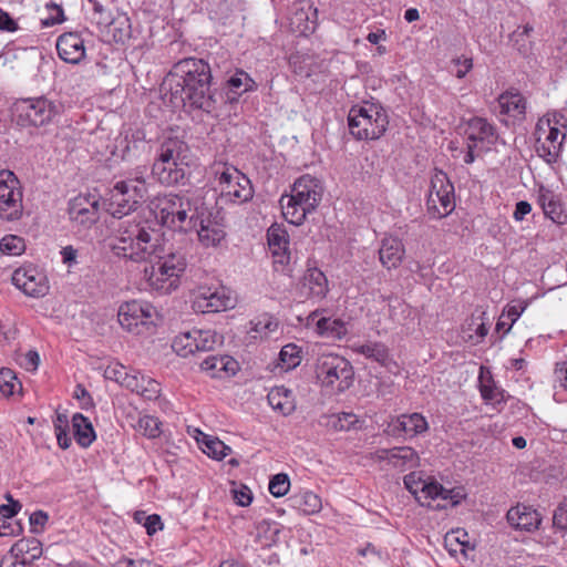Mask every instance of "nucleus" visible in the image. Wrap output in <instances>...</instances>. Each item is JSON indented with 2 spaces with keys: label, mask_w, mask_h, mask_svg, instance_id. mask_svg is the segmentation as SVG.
Masks as SVG:
<instances>
[{
  "label": "nucleus",
  "mask_w": 567,
  "mask_h": 567,
  "mask_svg": "<svg viewBox=\"0 0 567 567\" xmlns=\"http://www.w3.org/2000/svg\"><path fill=\"white\" fill-rule=\"evenodd\" d=\"M221 196L233 203H246L252 198L254 189L250 179L235 167L224 166L216 171Z\"/></svg>",
  "instance_id": "nucleus-12"
},
{
  "label": "nucleus",
  "mask_w": 567,
  "mask_h": 567,
  "mask_svg": "<svg viewBox=\"0 0 567 567\" xmlns=\"http://www.w3.org/2000/svg\"><path fill=\"white\" fill-rule=\"evenodd\" d=\"M194 336L196 337L195 354L212 351L221 343V338L213 330H194Z\"/></svg>",
  "instance_id": "nucleus-40"
},
{
  "label": "nucleus",
  "mask_w": 567,
  "mask_h": 567,
  "mask_svg": "<svg viewBox=\"0 0 567 567\" xmlns=\"http://www.w3.org/2000/svg\"><path fill=\"white\" fill-rule=\"evenodd\" d=\"M195 303L203 312H219L230 307L231 299L218 289L202 288Z\"/></svg>",
  "instance_id": "nucleus-25"
},
{
  "label": "nucleus",
  "mask_w": 567,
  "mask_h": 567,
  "mask_svg": "<svg viewBox=\"0 0 567 567\" xmlns=\"http://www.w3.org/2000/svg\"><path fill=\"white\" fill-rule=\"evenodd\" d=\"M234 499L239 506H248L251 501V492L247 486H241L239 489H234Z\"/></svg>",
  "instance_id": "nucleus-64"
},
{
  "label": "nucleus",
  "mask_w": 567,
  "mask_h": 567,
  "mask_svg": "<svg viewBox=\"0 0 567 567\" xmlns=\"http://www.w3.org/2000/svg\"><path fill=\"white\" fill-rule=\"evenodd\" d=\"M17 388H21L14 372L11 369L2 368L0 370V391L3 395H12Z\"/></svg>",
  "instance_id": "nucleus-49"
},
{
  "label": "nucleus",
  "mask_w": 567,
  "mask_h": 567,
  "mask_svg": "<svg viewBox=\"0 0 567 567\" xmlns=\"http://www.w3.org/2000/svg\"><path fill=\"white\" fill-rule=\"evenodd\" d=\"M404 255V247L402 241L395 237H385L382 239L379 249V258L381 264L388 269L396 268Z\"/></svg>",
  "instance_id": "nucleus-30"
},
{
  "label": "nucleus",
  "mask_w": 567,
  "mask_h": 567,
  "mask_svg": "<svg viewBox=\"0 0 567 567\" xmlns=\"http://www.w3.org/2000/svg\"><path fill=\"white\" fill-rule=\"evenodd\" d=\"M72 429L76 443L82 447H89L95 440L93 425L82 413L72 416Z\"/></svg>",
  "instance_id": "nucleus-33"
},
{
  "label": "nucleus",
  "mask_w": 567,
  "mask_h": 567,
  "mask_svg": "<svg viewBox=\"0 0 567 567\" xmlns=\"http://www.w3.org/2000/svg\"><path fill=\"white\" fill-rule=\"evenodd\" d=\"M329 291L328 279L323 271L317 267L315 260L309 259L301 280V292L307 298L322 300Z\"/></svg>",
  "instance_id": "nucleus-19"
},
{
  "label": "nucleus",
  "mask_w": 567,
  "mask_h": 567,
  "mask_svg": "<svg viewBox=\"0 0 567 567\" xmlns=\"http://www.w3.org/2000/svg\"><path fill=\"white\" fill-rule=\"evenodd\" d=\"M59 56L66 63L78 64L85 56L84 42L75 32L63 33L56 41Z\"/></svg>",
  "instance_id": "nucleus-23"
},
{
  "label": "nucleus",
  "mask_w": 567,
  "mask_h": 567,
  "mask_svg": "<svg viewBox=\"0 0 567 567\" xmlns=\"http://www.w3.org/2000/svg\"><path fill=\"white\" fill-rule=\"evenodd\" d=\"M357 352H361L368 358H373L378 362H383L386 357L388 352L384 346L382 344H370V346H363L360 349L357 348Z\"/></svg>",
  "instance_id": "nucleus-57"
},
{
  "label": "nucleus",
  "mask_w": 567,
  "mask_h": 567,
  "mask_svg": "<svg viewBox=\"0 0 567 567\" xmlns=\"http://www.w3.org/2000/svg\"><path fill=\"white\" fill-rule=\"evenodd\" d=\"M10 553L16 557L17 563L30 565L42 555V544L38 538H22L14 543Z\"/></svg>",
  "instance_id": "nucleus-27"
},
{
  "label": "nucleus",
  "mask_w": 567,
  "mask_h": 567,
  "mask_svg": "<svg viewBox=\"0 0 567 567\" xmlns=\"http://www.w3.org/2000/svg\"><path fill=\"white\" fill-rule=\"evenodd\" d=\"M534 25L529 22L518 25L508 37L512 48L523 58H528L534 50Z\"/></svg>",
  "instance_id": "nucleus-29"
},
{
  "label": "nucleus",
  "mask_w": 567,
  "mask_h": 567,
  "mask_svg": "<svg viewBox=\"0 0 567 567\" xmlns=\"http://www.w3.org/2000/svg\"><path fill=\"white\" fill-rule=\"evenodd\" d=\"M388 123L381 105L364 102L357 109V140H378L385 132Z\"/></svg>",
  "instance_id": "nucleus-11"
},
{
  "label": "nucleus",
  "mask_w": 567,
  "mask_h": 567,
  "mask_svg": "<svg viewBox=\"0 0 567 567\" xmlns=\"http://www.w3.org/2000/svg\"><path fill=\"white\" fill-rule=\"evenodd\" d=\"M141 204L131 198V195L124 193V189H117V184L110 192V199L106 210L115 218L122 219L130 213L135 212Z\"/></svg>",
  "instance_id": "nucleus-26"
},
{
  "label": "nucleus",
  "mask_w": 567,
  "mask_h": 567,
  "mask_svg": "<svg viewBox=\"0 0 567 567\" xmlns=\"http://www.w3.org/2000/svg\"><path fill=\"white\" fill-rule=\"evenodd\" d=\"M226 89L227 101L235 103L244 93L255 91L257 83L244 70H236L226 81Z\"/></svg>",
  "instance_id": "nucleus-28"
},
{
  "label": "nucleus",
  "mask_w": 567,
  "mask_h": 567,
  "mask_svg": "<svg viewBox=\"0 0 567 567\" xmlns=\"http://www.w3.org/2000/svg\"><path fill=\"white\" fill-rule=\"evenodd\" d=\"M467 143H475L476 147L494 145L497 140L495 127L486 118L475 116L467 122L465 128Z\"/></svg>",
  "instance_id": "nucleus-22"
},
{
  "label": "nucleus",
  "mask_w": 567,
  "mask_h": 567,
  "mask_svg": "<svg viewBox=\"0 0 567 567\" xmlns=\"http://www.w3.org/2000/svg\"><path fill=\"white\" fill-rule=\"evenodd\" d=\"M317 375L326 385H334L338 382L337 390L343 392L352 385L354 372L351 363L344 358L326 354L318 360Z\"/></svg>",
  "instance_id": "nucleus-10"
},
{
  "label": "nucleus",
  "mask_w": 567,
  "mask_h": 567,
  "mask_svg": "<svg viewBox=\"0 0 567 567\" xmlns=\"http://www.w3.org/2000/svg\"><path fill=\"white\" fill-rule=\"evenodd\" d=\"M554 526L567 530V503H560L554 512Z\"/></svg>",
  "instance_id": "nucleus-61"
},
{
  "label": "nucleus",
  "mask_w": 567,
  "mask_h": 567,
  "mask_svg": "<svg viewBox=\"0 0 567 567\" xmlns=\"http://www.w3.org/2000/svg\"><path fill=\"white\" fill-rule=\"evenodd\" d=\"M290 195L303 204L306 209L316 210L322 199L323 186L318 178L306 174L295 182Z\"/></svg>",
  "instance_id": "nucleus-17"
},
{
  "label": "nucleus",
  "mask_w": 567,
  "mask_h": 567,
  "mask_svg": "<svg viewBox=\"0 0 567 567\" xmlns=\"http://www.w3.org/2000/svg\"><path fill=\"white\" fill-rule=\"evenodd\" d=\"M561 143L558 144H547L540 143L537 145L536 151L537 154L545 159L546 163L553 164L556 163L559 156Z\"/></svg>",
  "instance_id": "nucleus-54"
},
{
  "label": "nucleus",
  "mask_w": 567,
  "mask_h": 567,
  "mask_svg": "<svg viewBox=\"0 0 567 567\" xmlns=\"http://www.w3.org/2000/svg\"><path fill=\"white\" fill-rule=\"evenodd\" d=\"M148 261L151 265L144 268V278L153 290L166 295L178 288L187 267L183 251L165 248V252L154 254Z\"/></svg>",
  "instance_id": "nucleus-5"
},
{
  "label": "nucleus",
  "mask_w": 567,
  "mask_h": 567,
  "mask_svg": "<svg viewBox=\"0 0 567 567\" xmlns=\"http://www.w3.org/2000/svg\"><path fill=\"white\" fill-rule=\"evenodd\" d=\"M444 492V487L437 482H425L420 488L416 501L422 506H430V501L439 498Z\"/></svg>",
  "instance_id": "nucleus-46"
},
{
  "label": "nucleus",
  "mask_w": 567,
  "mask_h": 567,
  "mask_svg": "<svg viewBox=\"0 0 567 567\" xmlns=\"http://www.w3.org/2000/svg\"><path fill=\"white\" fill-rule=\"evenodd\" d=\"M507 522L512 527L519 530L533 532L536 530L542 522V518L536 509L530 506L518 504L507 512Z\"/></svg>",
  "instance_id": "nucleus-24"
},
{
  "label": "nucleus",
  "mask_w": 567,
  "mask_h": 567,
  "mask_svg": "<svg viewBox=\"0 0 567 567\" xmlns=\"http://www.w3.org/2000/svg\"><path fill=\"white\" fill-rule=\"evenodd\" d=\"M203 452L216 460H223L230 452V447L217 437L206 436Z\"/></svg>",
  "instance_id": "nucleus-47"
},
{
  "label": "nucleus",
  "mask_w": 567,
  "mask_h": 567,
  "mask_svg": "<svg viewBox=\"0 0 567 567\" xmlns=\"http://www.w3.org/2000/svg\"><path fill=\"white\" fill-rule=\"evenodd\" d=\"M316 327L321 336L328 338L341 339L347 333L344 323L338 319L320 318Z\"/></svg>",
  "instance_id": "nucleus-41"
},
{
  "label": "nucleus",
  "mask_w": 567,
  "mask_h": 567,
  "mask_svg": "<svg viewBox=\"0 0 567 567\" xmlns=\"http://www.w3.org/2000/svg\"><path fill=\"white\" fill-rule=\"evenodd\" d=\"M451 64L453 65L452 73L458 78L463 79L473 68L472 58L457 56L452 59Z\"/></svg>",
  "instance_id": "nucleus-55"
},
{
  "label": "nucleus",
  "mask_w": 567,
  "mask_h": 567,
  "mask_svg": "<svg viewBox=\"0 0 567 567\" xmlns=\"http://www.w3.org/2000/svg\"><path fill=\"white\" fill-rule=\"evenodd\" d=\"M11 281L25 296L32 298H42L50 289L45 274L32 265L16 269Z\"/></svg>",
  "instance_id": "nucleus-14"
},
{
  "label": "nucleus",
  "mask_w": 567,
  "mask_h": 567,
  "mask_svg": "<svg viewBox=\"0 0 567 567\" xmlns=\"http://www.w3.org/2000/svg\"><path fill=\"white\" fill-rule=\"evenodd\" d=\"M116 184L117 189H124V193L131 195V198H134L142 204L147 193L146 183L143 176L120 181Z\"/></svg>",
  "instance_id": "nucleus-39"
},
{
  "label": "nucleus",
  "mask_w": 567,
  "mask_h": 567,
  "mask_svg": "<svg viewBox=\"0 0 567 567\" xmlns=\"http://www.w3.org/2000/svg\"><path fill=\"white\" fill-rule=\"evenodd\" d=\"M210 66L203 59L186 58L176 62L165 80L171 102L210 113L216 105Z\"/></svg>",
  "instance_id": "nucleus-1"
},
{
  "label": "nucleus",
  "mask_w": 567,
  "mask_h": 567,
  "mask_svg": "<svg viewBox=\"0 0 567 567\" xmlns=\"http://www.w3.org/2000/svg\"><path fill=\"white\" fill-rule=\"evenodd\" d=\"M282 216L292 225L299 226L306 220V216L312 213V209H306L303 204L299 203L291 195H282L280 198Z\"/></svg>",
  "instance_id": "nucleus-31"
},
{
  "label": "nucleus",
  "mask_w": 567,
  "mask_h": 567,
  "mask_svg": "<svg viewBox=\"0 0 567 567\" xmlns=\"http://www.w3.org/2000/svg\"><path fill=\"white\" fill-rule=\"evenodd\" d=\"M195 341L196 337L194 336V330L188 331L175 337L172 348L179 357L186 358L190 354H195Z\"/></svg>",
  "instance_id": "nucleus-42"
},
{
  "label": "nucleus",
  "mask_w": 567,
  "mask_h": 567,
  "mask_svg": "<svg viewBox=\"0 0 567 567\" xmlns=\"http://www.w3.org/2000/svg\"><path fill=\"white\" fill-rule=\"evenodd\" d=\"M426 205L429 214L433 218H443L455 208L454 185L443 171L435 169L431 178V188Z\"/></svg>",
  "instance_id": "nucleus-9"
},
{
  "label": "nucleus",
  "mask_w": 567,
  "mask_h": 567,
  "mask_svg": "<svg viewBox=\"0 0 567 567\" xmlns=\"http://www.w3.org/2000/svg\"><path fill=\"white\" fill-rule=\"evenodd\" d=\"M138 429L147 437H156L161 433L158 420L150 415L138 420Z\"/></svg>",
  "instance_id": "nucleus-53"
},
{
  "label": "nucleus",
  "mask_w": 567,
  "mask_h": 567,
  "mask_svg": "<svg viewBox=\"0 0 567 567\" xmlns=\"http://www.w3.org/2000/svg\"><path fill=\"white\" fill-rule=\"evenodd\" d=\"M159 392L161 385L156 380L144 374L138 377V390H136L135 393L140 394L146 400H155L158 398Z\"/></svg>",
  "instance_id": "nucleus-44"
},
{
  "label": "nucleus",
  "mask_w": 567,
  "mask_h": 567,
  "mask_svg": "<svg viewBox=\"0 0 567 567\" xmlns=\"http://www.w3.org/2000/svg\"><path fill=\"white\" fill-rule=\"evenodd\" d=\"M190 150L186 142L176 137H165L152 166V175L164 186L185 184Z\"/></svg>",
  "instance_id": "nucleus-3"
},
{
  "label": "nucleus",
  "mask_w": 567,
  "mask_h": 567,
  "mask_svg": "<svg viewBox=\"0 0 567 567\" xmlns=\"http://www.w3.org/2000/svg\"><path fill=\"white\" fill-rule=\"evenodd\" d=\"M145 145L143 136H141L140 132H136L131 136L125 135V137L120 141L118 145H116V150L120 151L122 159L130 161L132 157L136 156L140 150H143Z\"/></svg>",
  "instance_id": "nucleus-37"
},
{
  "label": "nucleus",
  "mask_w": 567,
  "mask_h": 567,
  "mask_svg": "<svg viewBox=\"0 0 567 567\" xmlns=\"http://www.w3.org/2000/svg\"><path fill=\"white\" fill-rule=\"evenodd\" d=\"M48 520H49L48 513H45L43 511L33 512L29 518V522L31 525V532L34 534L42 533Z\"/></svg>",
  "instance_id": "nucleus-59"
},
{
  "label": "nucleus",
  "mask_w": 567,
  "mask_h": 567,
  "mask_svg": "<svg viewBox=\"0 0 567 567\" xmlns=\"http://www.w3.org/2000/svg\"><path fill=\"white\" fill-rule=\"evenodd\" d=\"M194 229L197 231L199 243L205 247H216L226 237L224 226L216 218H213L210 213L205 215L204 207L198 213L196 228Z\"/></svg>",
  "instance_id": "nucleus-20"
},
{
  "label": "nucleus",
  "mask_w": 567,
  "mask_h": 567,
  "mask_svg": "<svg viewBox=\"0 0 567 567\" xmlns=\"http://www.w3.org/2000/svg\"><path fill=\"white\" fill-rule=\"evenodd\" d=\"M383 433L394 439H403L399 416H392L383 427Z\"/></svg>",
  "instance_id": "nucleus-62"
},
{
  "label": "nucleus",
  "mask_w": 567,
  "mask_h": 567,
  "mask_svg": "<svg viewBox=\"0 0 567 567\" xmlns=\"http://www.w3.org/2000/svg\"><path fill=\"white\" fill-rule=\"evenodd\" d=\"M296 504L299 509L306 514H313L321 508L320 497L312 492H305L296 498Z\"/></svg>",
  "instance_id": "nucleus-48"
},
{
  "label": "nucleus",
  "mask_w": 567,
  "mask_h": 567,
  "mask_svg": "<svg viewBox=\"0 0 567 567\" xmlns=\"http://www.w3.org/2000/svg\"><path fill=\"white\" fill-rule=\"evenodd\" d=\"M0 250L9 255H20L24 250V240L16 235L4 236L0 240Z\"/></svg>",
  "instance_id": "nucleus-51"
},
{
  "label": "nucleus",
  "mask_w": 567,
  "mask_h": 567,
  "mask_svg": "<svg viewBox=\"0 0 567 567\" xmlns=\"http://www.w3.org/2000/svg\"><path fill=\"white\" fill-rule=\"evenodd\" d=\"M401 431L403 439H413L429 430V424L421 413L401 414Z\"/></svg>",
  "instance_id": "nucleus-36"
},
{
  "label": "nucleus",
  "mask_w": 567,
  "mask_h": 567,
  "mask_svg": "<svg viewBox=\"0 0 567 567\" xmlns=\"http://www.w3.org/2000/svg\"><path fill=\"white\" fill-rule=\"evenodd\" d=\"M300 350L295 343L284 346L279 352V360L285 370H291L300 363Z\"/></svg>",
  "instance_id": "nucleus-45"
},
{
  "label": "nucleus",
  "mask_w": 567,
  "mask_h": 567,
  "mask_svg": "<svg viewBox=\"0 0 567 567\" xmlns=\"http://www.w3.org/2000/svg\"><path fill=\"white\" fill-rule=\"evenodd\" d=\"M112 252L135 262L151 260L154 254L165 252L162 234L146 219L122 220L110 245Z\"/></svg>",
  "instance_id": "nucleus-2"
},
{
  "label": "nucleus",
  "mask_w": 567,
  "mask_h": 567,
  "mask_svg": "<svg viewBox=\"0 0 567 567\" xmlns=\"http://www.w3.org/2000/svg\"><path fill=\"white\" fill-rule=\"evenodd\" d=\"M403 482H404L405 488L411 494H413L415 498L417 497V495L420 493V488H421L422 484L425 483V481H423L421 478V476L415 472H411L410 474L405 475Z\"/></svg>",
  "instance_id": "nucleus-60"
},
{
  "label": "nucleus",
  "mask_w": 567,
  "mask_h": 567,
  "mask_svg": "<svg viewBox=\"0 0 567 567\" xmlns=\"http://www.w3.org/2000/svg\"><path fill=\"white\" fill-rule=\"evenodd\" d=\"M251 324L252 330L259 334H267L268 332H272L278 327V322L266 315L251 321Z\"/></svg>",
  "instance_id": "nucleus-56"
},
{
  "label": "nucleus",
  "mask_w": 567,
  "mask_h": 567,
  "mask_svg": "<svg viewBox=\"0 0 567 567\" xmlns=\"http://www.w3.org/2000/svg\"><path fill=\"white\" fill-rule=\"evenodd\" d=\"M290 487V480L287 474L279 473L271 477L269 482V492L275 497L285 496Z\"/></svg>",
  "instance_id": "nucleus-50"
},
{
  "label": "nucleus",
  "mask_w": 567,
  "mask_h": 567,
  "mask_svg": "<svg viewBox=\"0 0 567 567\" xmlns=\"http://www.w3.org/2000/svg\"><path fill=\"white\" fill-rule=\"evenodd\" d=\"M467 533L465 530H452L444 537V546L451 556H456L458 553L466 555V550L470 548Z\"/></svg>",
  "instance_id": "nucleus-38"
},
{
  "label": "nucleus",
  "mask_w": 567,
  "mask_h": 567,
  "mask_svg": "<svg viewBox=\"0 0 567 567\" xmlns=\"http://www.w3.org/2000/svg\"><path fill=\"white\" fill-rule=\"evenodd\" d=\"M318 25V11L311 3L301 1L291 7L289 27L293 33L307 37L313 33Z\"/></svg>",
  "instance_id": "nucleus-16"
},
{
  "label": "nucleus",
  "mask_w": 567,
  "mask_h": 567,
  "mask_svg": "<svg viewBox=\"0 0 567 567\" xmlns=\"http://www.w3.org/2000/svg\"><path fill=\"white\" fill-rule=\"evenodd\" d=\"M23 190L13 172L0 171V219L19 220L23 215Z\"/></svg>",
  "instance_id": "nucleus-8"
},
{
  "label": "nucleus",
  "mask_w": 567,
  "mask_h": 567,
  "mask_svg": "<svg viewBox=\"0 0 567 567\" xmlns=\"http://www.w3.org/2000/svg\"><path fill=\"white\" fill-rule=\"evenodd\" d=\"M200 370L212 378H230L239 369L238 362L230 355L210 354L199 363Z\"/></svg>",
  "instance_id": "nucleus-21"
},
{
  "label": "nucleus",
  "mask_w": 567,
  "mask_h": 567,
  "mask_svg": "<svg viewBox=\"0 0 567 567\" xmlns=\"http://www.w3.org/2000/svg\"><path fill=\"white\" fill-rule=\"evenodd\" d=\"M18 29V22L7 11L0 9V30L16 32Z\"/></svg>",
  "instance_id": "nucleus-63"
},
{
  "label": "nucleus",
  "mask_w": 567,
  "mask_h": 567,
  "mask_svg": "<svg viewBox=\"0 0 567 567\" xmlns=\"http://www.w3.org/2000/svg\"><path fill=\"white\" fill-rule=\"evenodd\" d=\"M100 199L91 194H80L70 199L68 216L73 228L87 230L100 219Z\"/></svg>",
  "instance_id": "nucleus-13"
},
{
  "label": "nucleus",
  "mask_w": 567,
  "mask_h": 567,
  "mask_svg": "<svg viewBox=\"0 0 567 567\" xmlns=\"http://www.w3.org/2000/svg\"><path fill=\"white\" fill-rule=\"evenodd\" d=\"M89 1L92 2V4H93L94 14H97L96 23L99 25L111 27L116 23L127 24L128 18L126 16H120L116 19H113L111 17V13L107 12L106 9L99 1H95V0H89Z\"/></svg>",
  "instance_id": "nucleus-43"
},
{
  "label": "nucleus",
  "mask_w": 567,
  "mask_h": 567,
  "mask_svg": "<svg viewBox=\"0 0 567 567\" xmlns=\"http://www.w3.org/2000/svg\"><path fill=\"white\" fill-rule=\"evenodd\" d=\"M12 117L21 127H43L63 112V104L47 96L19 99L12 105Z\"/></svg>",
  "instance_id": "nucleus-6"
},
{
  "label": "nucleus",
  "mask_w": 567,
  "mask_h": 567,
  "mask_svg": "<svg viewBox=\"0 0 567 567\" xmlns=\"http://www.w3.org/2000/svg\"><path fill=\"white\" fill-rule=\"evenodd\" d=\"M378 462H385L386 465L400 471H410L420 465V456L411 446H395L392 449H381L374 454Z\"/></svg>",
  "instance_id": "nucleus-15"
},
{
  "label": "nucleus",
  "mask_w": 567,
  "mask_h": 567,
  "mask_svg": "<svg viewBox=\"0 0 567 567\" xmlns=\"http://www.w3.org/2000/svg\"><path fill=\"white\" fill-rule=\"evenodd\" d=\"M481 394L484 400L493 401L495 404H501L512 398L505 390L495 385H483L481 388Z\"/></svg>",
  "instance_id": "nucleus-52"
},
{
  "label": "nucleus",
  "mask_w": 567,
  "mask_h": 567,
  "mask_svg": "<svg viewBox=\"0 0 567 567\" xmlns=\"http://www.w3.org/2000/svg\"><path fill=\"white\" fill-rule=\"evenodd\" d=\"M543 212L545 216L550 218L553 221L561 223L560 219L563 217V207L557 196L544 205Z\"/></svg>",
  "instance_id": "nucleus-58"
},
{
  "label": "nucleus",
  "mask_w": 567,
  "mask_h": 567,
  "mask_svg": "<svg viewBox=\"0 0 567 567\" xmlns=\"http://www.w3.org/2000/svg\"><path fill=\"white\" fill-rule=\"evenodd\" d=\"M268 246L272 254L276 271L285 272L290 264L289 238L285 229L271 226L267 231Z\"/></svg>",
  "instance_id": "nucleus-18"
},
{
  "label": "nucleus",
  "mask_w": 567,
  "mask_h": 567,
  "mask_svg": "<svg viewBox=\"0 0 567 567\" xmlns=\"http://www.w3.org/2000/svg\"><path fill=\"white\" fill-rule=\"evenodd\" d=\"M267 399L270 406L282 415H289L296 409L291 390L284 386L272 389Z\"/></svg>",
  "instance_id": "nucleus-35"
},
{
  "label": "nucleus",
  "mask_w": 567,
  "mask_h": 567,
  "mask_svg": "<svg viewBox=\"0 0 567 567\" xmlns=\"http://www.w3.org/2000/svg\"><path fill=\"white\" fill-rule=\"evenodd\" d=\"M292 72L301 78H309L318 72H322L323 61L317 62L313 56L296 53L289 59Z\"/></svg>",
  "instance_id": "nucleus-32"
},
{
  "label": "nucleus",
  "mask_w": 567,
  "mask_h": 567,
  "mask_svg": "<svg viewBox=\"0 0 567 567\" xmlns=\"http://www.w3.org/2000/svg\"><path fill=\"white\" fill-rule=\"evenodd\" d=\"M501 112L512 117H519L525 114L526 101L518 91H507L498 99Z\"/></svg>",
  "instance_id": "nucleus-34"
},
{
  "label": "nucleus",
  "mask_w": 567,
  "mask_h": 567,
  "mask_svg": "<svg viewBox=\"0 0 567 567\" xmlns=\"http://www.w3.org/2000/svg\"><path fill=\"white\" fill-rule=\"evenodd\" d=\"M198 199L186 194H166L156 198V218L162 226L174 231L188 233L196 228L202 209Z\"/></svg>",
  "instance_id": "nucleus-4"
},
{
  "label": "nucleus",
  "mask_w": 567,
  "mask_h": 567,
  "mask_svg": "<svg viewBox=\"0 0 567 567\" xmlns=\"http://www.w3.org/2000/svg\"><path fill=\"white\" fill-rule=\"evenodd\" d=\"M156 315L157 311L151 303L132 300L120 306L117 319L123 329L140 336L153 330Z\"/></svg>",
  "instance_id": "nucleus-7"
}]
</instances>
